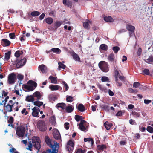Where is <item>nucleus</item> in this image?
Here are the masks:
<instances>
[{
	"mask_svg": "<svg viewBox=\"0 0 153 153\" xmlns=\"http://www.w3.org/2000/svg\"><path fill=\"white\" fill-rule=\"evenodd\" d=\"M24 76L23 75H22L21 74H18L17 76V78L20 81H22L24 79Z\"/></svg>",
	"mask_w": 153,
	"mask_h": 153,
	"instance_id": "nucleus-58",
	"label": "nucleus"
},
{
	"mask_svg": "<svg viewBox=\"0 0 153 153\" xmlns=\"http://www.w3.org/2000/svg\"><path fill=\"white\" fill-rule=\"evenodd\" d=\"M49 87L51 91L57 90L60 88L62 89L60 86L57 85H50Z\"/></svg>",
	"mask_w": 153,
	"mask_h": 153,
	"instance_id": "nucleus-12",
	"label": "nucleus"
},
{
	"mask_svg": "<svg viewBox=\"0 0 153 153\" xmlns=\"http://www.w3.org/2000/svg\"><path fill=\"white\" fill-rule=\"evenodd\" d=\"M28 83H30L32 85V86H33L34 88L37 86V84L35 82L31 80H29L28 82Z\"/></svg>",
	"mask_w": 153,
	"mask_h": 153,
	"instance_id": "nucleus-41",
	"label": "nucleus"
},
{
	"mask_svg": "<svg viewBox=\"0 0 153 153\" xmlns=\"http://www.w3.org/2000/svg\"><path fill=\"white\" fill-rule=\"evenodd\" d=\"M114 54L112 53L110 54L108 58V60L111 62H113L114 60Z\"/></svg>",
	"mask_w": 153,
	"mask_h": 153,
	"instance_id": "nucleus-38",
	"label": "nucleus"
},
{
	"mask_svg": "<svg viewBox=\"0 0 153 153\" xmlns=\"http://www.w3.org/2000/svg\"><path fill=\"white\" fill-rule=\"evenodd\" d=\"M62 83L63 85H64V87L65 88V91H67L69 88V87L65 81H63Z\"/></svg>",
	"mask_w": 153,
	"mask_h": 153,
	"instance_id": "nucleus-56",
	"label": "nucleus"
},
{
	"mask_svg": "<svg viewBox=\"0 0 153 153\" xmlns=\"http://www.w3.org/2000/svg\"><path fill=\"white\" fill-rule=\"evenodd\" d=\"M128 91L130 93H136L138 92V91L137 90H134L131 88H129L128 89Z\"/></svg>",
	"mask_w": 153,
	"mask_h": 153,
	"instance_id": "nucleus-52",
	"label": "nucleus"
},
{
	"mask_svg": "<svg viewBox=\"0 0 153 153\" xmlns=\"http://www.w3.org/2000/svg\"><path fill=\"white\" fill-rule=\"evenodd\" d=\"M77 108L79 111L81 112L84 111L85 110V106L82 104H79Z\"/></svg>",
	"mask_w": 153,
	"mask_h": 153,
	"instance_id": "nucleus-18",
	"label": "nucleus"
},
{
	"mask_svg": "<svg viewBox=\"0 0 153 153\" xmlns=\"http://www.w3.org/2000/svg\"><path fill=\"white\" fill-rule=\"evenodd\" d=\"M64 127L66 130H68L69 128V124L68 122H66L64 124Z\"/></svg>",
	"mask_w": 153,
	"mask_h": 153,
	"instance_id": "nucleus-61",
	"label": "nucleus"
},
{
	"mask_svg": "<svg viewBox=\"0 0 153 153\" xmlns=\"http://www.w3.org/2000/svg\"><path fill=\"white\" fill-rule=\"evenodd\" d=\"M51 51L57 54H59L61 52V50L58 48H53L51 49Z\"/></svg>",
	"mask_w": 153,
	"mask_h": 153,
	"instance_id": "nucleus-32",
	"label": "nucleus"
},
{
	"mask_svg": "<svg viewBox=\"0 0 153 153\" xmlns=\"http://www.w3.org/2000/svg\"><path fill=\"white\" fill-rule=\"evenodd\" d=\"M11 52L10 51H8L5 54L4 59L5 60L8 61L10 58Z\"/></svg>",
	"mask_w": 153,
	"mask_h": 153,
	"instance_id": "nucleus-33",
	"label": "nucleus"
},
{
	"mask_svg": "<svg viewBox=\"0 0 153 153\" xmlns=\"http://www.w3.org/2000/svg\"><path fill=\"white\" fill-rule=\"evenodd\" d=\"M48 79L50 80L51 82L52 83L56 84L58 83L56 78L55 77L50 76L49 77Z\"/></svg>",
	"mask_w": 153,
	"mask_h": 153,
	"instance_id": "nucleus-19",
	"label": "nucleus"
},
{
	"mask_svg": "<svg viewBox=\"0 0 153 153\" xmlns=\"http://www.w3.org/2000/svg\"><path fill=\"white\" fill-rule=\"evenodd\" d=\"M16 75L14 73L10 74L8 76V83L10 85L14 84L16 82Z\"/></svg>",
	"mask_w": 153,
	"mask_h": 153,
	"instance_id": "nucleus-4",
	"label": "nucleus"
},
{
	"mask_svg": "<svg viewBox=\"0 0 153 153\" xmlns=\"http://www.w3.org/2000/svg\"><path fill=\"white\" fill-rule=\"evenodd\" d=\"M4 107H5L4 110L7 112H11L13 111V109H12L11 107L10 106L9 102H8L6 105Z\"/></svg>",
	"mask_w": 153,
	"mask_h": 153,
	"instance_id": "nucleus-15",
	"label": "nucleus"
},
{
	"mask_svg": "<svg viewBox=\"0 0 153 153\" xmlns=\"http://www.w3.org/2000/svg\"><path fill=\"white\" fill-rule=\"evenodd\" d=\"M65 109L67 112L71 113L73 111L74 108L71 105V106H68L66 107Z\"/></svg>",
	"mask_w": 153,
	"mask_h": 153,
	"instance_id": "nucleus-31",
	"label": "nucleus"
},
{
	"mask_svg": "<svg viewBox=\"0 0 153 153\" xmlns=\"http://www.w3.org/2000/svg\"><path fill=\"white\" fill-rule=\"evenodd\" d=\"M2 41L3 42L4 46H8L10 45L11 42L7 39H2Z\"/></svg>",
	"mask_w": 153,
	"mask_h": 153,
	"instance_id": "nucleus-28",
	"label": "nucleus"
},
{
	"mask_svg": "<svg viewBox=\"0 0 153 153\" xmlns=\"http://www.w3.org/2000/svg\"><path fill=\"white\" fill-rule=\"evenodd\" d=\"M71 55L72 56L74 59L75 61H78L79 62L80 61V59L79 56L74 51H73L71 53Z\"/></svg>",
	"mask_w": 153,
	"mask_h": 153,
	"instance_id": "nucleus-13",
	"label": "nucleus"
},
{
	"mask_svg": "<svg viewBox=\"0 0 153 153\" xmlns=\"http://www.w3.org/2000/svg\"><path fill=\"white\" fill-rule=\"evenodd\" d=\"M146 130L149 133H153V128L151 126H148L146 128Z\"/></svg>",
	"mask_w": 153,
	"mask_h": 153,
	"instance_id": "nucleus-46",
	"label": "nucleus"
},
{
	"mask_svg": "<svg viewBox=\"0 0 153 153\" xmlns=\"http://www.w3.org/2000/svg\"><path fill=\"white\" fill-rule=\"evenodd\" d=\"M30 140L28 142V147L26 148L27 149L31 151L33 146L38 150L40 149L41 145L40 143L39 142L38 137H32V144L31 143Z\"/></svg>",
	"mask_w": 153,
	"mask_h": 153,
	"instance_id": "nucleus-1",
	"label": "nucleus"
},
{
	"mask_svg": "<svg viewBox=\"0 0 153 153\" xmlns=\"http://www.w3.org/2000/svg\"><path fill=\"white\" fill-rule=\"evenodd\" d=\"M75 119L78 122L80 120H82V117L81 116L78 115H76L75 117Z\"/></svg>",
	"mask_w": 153,
	"mask_h": 153,
	"instance_id": "nucleus-45",
	"label": "nucleus"
},
{
	"mask_svg": "<svg viewBox=\"0 0 153 153\" xmlns=\"http://www.w3.org/2000/svg\"><path fill=\"white\" fill-rule=\"evenodd\" d=\"M104 126L107 130H109L112 125L111 123H110L107 121L105 122L104 124Z\"/></svg>",
	"mask_w": 153,
	"mask_h": 153,
	"instance_id": "nucleus-23",
	"label": "nucleus"
},
{
	"mask_svg": "<svg viewBox=\"0 0 153 153\" xmlns=\"http://www.w3.org/2000/svg\"><path fill=\"white\" fill-rule=\"evenodd\" d=\"M119 74V73L118 71L117 70H115L114 71V76L116 80H117L118 79V76Z\"/></svg>",
	"mask_w": 153,
	"mask_h": 153,
	"instance_id": "nucleus-51",
	"label": "nucleus"
},
{
	"mask_svg": "<svg viewBox=\"0 0 153 153\" xmlns=\"http://www.w3.org/2000/svg\"><path fill=\"white\" fill-rule=\"evenodd\" d=\"M9 152L11 153L13 152V153H19L18 151H16L15 148L13 147L10 150Z\"/></svg>",
	"mask_w": 153,
	"mask_h": 153,
	"instance_id": "nucleus-55",
	"label": "nucleus"
},
{
	"mask_svg": "<svg viewBox=\"0 0 153 153\" xmlns=\"http://www.w3.org/2000/svg\"><path fill=\"white\" fill-rule=\"evenodd\" d=\"M35 40L33 41V42L34 43L36 44H37L38 43H39L41 41V39H35Z\"/></svg>",
	"mask_w": 153,
	"mask_h": 153,
	"instance_id": "nucleus-63",
	"label": "nucleus"
},
{
	"mask_svg": "<svg viewBox=\"0 0 153 153\" xmlns=\"http://www.w3.org/2000/svg\"><path fill=\"white\" fill-rule=\"evenodd\" d=\"M40 13L37 11H35L32 12L31 13V15L32 16H36L39 15L40 14Z\"/></svg>",
	"mask_w": 153,
	"mask_h": 153,
	"instance_id": "nucleus-44",
	"label": "nucleus"
},
{
	"mask_svg": "<svg viewBox=\"0 0 153 153\" xmlns=\"http://www.w3.org/2000/svg\"><path fill=\"white\" fill-rule=\"evenodd\" d=\"M101 81L102 82H110L109 79L108 77L106 76H103L101 78Z\"/></svg>",
	"mask_w": 153,
	"mask_h": 153,
	"instance_id": "nucleus-43",
	"label": "nucleus"
},
{
	"mask_svg": "<svg viewBox=\"0 0 153 153\" xmlns=\"http://www.w3.org/2000/svg\"><path fill=\"white\" fill-rule=\"evenodd\" d=\"M58 69L59 70H60L61 68H62L63 69H65L66 67V66L61 62H58Z\"/></svg>",
	"mask_w": 153,
	"mask_h": 153,
	"instance_id": "nucleus-36",
	"label": "nucleus"
},
{
	"mask_svg": "<svg viewBox=\"0 0 153 153\" xmlns=\"http://www.w3.org/2000/svg\"><path fill=\"white\" fill-rule=\"evenodd\" d=\"M43 105V102H40L38 101H35L34 102V105L39 107Z\"/></svg>",
	"mask_w": 153,
	"mask_h": 153,
	"instance_id": "nucleus-34",
	"label": "nucleus"
},
{
	"mask_svg": "<svg viewBox=\"0 0 153 153\" xmlns=\"http://www.w3.org/2000/svg\"><path fill=\"white\" fill-rule=\"evenodd\" d=\"M32 115L34 117H39V115L38 114L40 112V109L38 107H34L32 109Z\"/></svg>",
	"mask_w": 153,
	"mask_h": 153,
	"instance_id": "nucleus-8",
	"label": "nucleus"
},
{
	"mask_svg": "<svg viewBox=\"0 0 153 153\" xmlns=\"http://www.w3.org/2000/svg\"><path fill=\"white\" fill-rule=\"evenodd\" d=\"M66 100L68 102H71L74 100V99L73 97L72 96H67Z\"/></svg>",
	"mask_w": 153,
	"mask_h": 153,
	"instance_id": "nucleus-42",
	"label": "nucleus"
},
{
	"mask_svg": "<svg viewBox=\"0 0 153 153\" xmlns=\"http://www.w3.org/2000/svg\"><path fill=\"white\" fill-rule=\"evenodd\" d=\"M101 108L105 111H108L109 110V107L108 105L106 104H102L101 105Z\"/></svg>",
	"mask_w": 153,
	"mask_h": 153,
	"instance_id": "nucleus-30",
	"label": "nucleus"
},
{
	"mask_svg": "<svg viewBox=\"0 0 153 153\" xmlns=\"http://www.w3.org/2000/svg\"><path fill=\"white\" fill-rule=\"evenodd\" d=\"M74 146V143L72 141L70 140L67 143L66 146Z\"/></svg>",
	"mask_w": 153,
	"mask_h": 153,
	"instance_id": "nucleus-48",
	"label": "nucleus"
},
{
	"mask_svg": "<svg viewBox=\"0 0 153 153\" xmlns=\"http://www.w3.org/2000/svg\"><path fill=\"white\" fill-rule=\"evenodd\" d=\"M142 52V50L141 48H139L138 49V51L137 52V55L139 56H140Z\"/></svg>",
	"mask_w": 153,
	"mask_h": 153,
	"instance_id": "nucleus-59",
	"label": "nucleus"
},
{
	"mask_svg": "<svg viewBox=\"0 0 153 153\" xmlns=\"http://www.w3.org/2000/svg\"><path fill=\"white\" fill-rule=\"evenodd\" d=\"M106 146L104 144L99 145L97 146L98 149L100 151H103L104 149H106Z\"/></svg>",
	"mask_w": 153,
	"mask_h": 153,
	"instance_id": "nucleus-29",
	"label": "nucleus"
},
{
	"mask_svg": "<svg viewBox=\"0 0 153 153\" xmlns=\"http://www.w3.org/2000/svg\"><path fill=\"white\" fill-rule=\"evenodd\" d=\"M53 134L54 138L56 140H59L61 138L60 134L59 131L57 129L53 130Z\"/></svg>",
	"mask_w": 153,
	"mask_h": 153,
	"instance_id": "nucleus-11",
	"label": "nucleus"
},
{
	"mask_svg": "<svg viewBox=\"0 0 153 153\" xmlns=\"http://www.w3.org/2000/svg\"><path fill=\"white\" fill-rule=\"evenodd\" d=\"M37 127L42 132L45 131L47 129L46 126L45 125V122L42 120L38 122Z\"/></svg>",
	"mask_w": 153,
	"mask_h": 153,
	"instance_id": "nucleus-6",
	"label": "nucleus"
},
{
	"mask_svg": "<svg viewBox=\"0 0 153 153\" xmlns=\"http://www.w3.org/2000/svg\"><path fill=\"white\" fill-rule=\"evenodd\" d=\"M85 150H82V149L79 148L77 150L76 153H85Z\"/></svg>",
	"mask_w": 153,
	"mask_h": 153,
	"instance_id": "nucleus-54",
	"label": "nucleus"
},
{
	"mask_svg": "<svg viewBox=\"0 0 153 153\" xmlns=\"http://www.w3.org/2000/svg\"><path fill=\"white\" fill-rule=\"evenodd\" d=\"M46 22L48 24H51L53 22V19L51 17H48L45 19Z\"/></svg>",
	"mask_w": 153,
	"mask_h": 153,
	"instance_id": "nucleus-40",
	"label": "nucleus"
},
{
	"mask_svg": "<svg viewBox=\"0 0 153 153\" xmlns=\"http://www.w3.org/2000/svg\"><path fill=\"white\" fill-rule=\"evenodd\" d=\"M23 53V52L22 51H19L18 50L15 53V56L16 57L18 58Z\"/></svg>",
	"mask_w": 153,
	"mask_h": 153,
	"instance_id": "nucleus-37",
	"label": "nucleus"
},
{
	"mask_svg": "<svg viewBox=\"0 0 153 153\" xmlns=\"http://www.w3.org/2000/svg\"><path fill=\"white\" fill-rule=\"evenodd\" d=\"M22 88L26 89L29 91H32L34 90V88L33 86L28 85H23L22 86Z\"/></svg>",
	"mask_w": 153,
	"mask_h": 153,
	"instance_id": "nucleus-16",
	"label": "nucleus"
},
{
	"mask_svg": "<svg viewBox=\"0 0 153 153\" xmlns=\"http://www.w3.org/2000/svg\"><path fill=\"white\" fill-rule=\"evenodd\" d=\"M126 29L129 31L131 32L129 33L130 37H133L134 36V33L135 30V27L132 25H127L126 26Z\"/></svg>",
	"mask_w": 153,
	"mask_h": 153,
	"instance_id": "nucleus-7",
	"label": "nucleus"
},
{
	"mask_svg": "<svg viewBox=\"0 0 153 153\" xmlns=\"http://www.w3.org/2000/svg\"><path fill=\"white\" fill-rule=\"evenodd\" d=\"M100 68L103 72H107L109 70L108 65L104 61H100L98 64Z\"/></svg>",
	"mask_w": 153,
	"mask_h": 153,
	"instance_id": "nucleus-3",
	"label": "nucleus"
},
{
	"mask_svg": "<svg viewBox=\"0 0 153 153\" xmlns=\"http://www.w3.org/2000/svg\"><path fill=\"white\" fill-rule=\"evenodd\" d=\"M25 132V127L23 126H18L16 131L17 135L19 137L24 136Z\"/></svg>",
	"mask_w": 153,
	"mask_h": 153,
	"instance_id": "nucleus-5",
	"label": "nucleus"
},
{
	"mask_svg": "<svg viewBox=\"0 0 153 153\" xmlns=\"http://www.w3.org/2000/svg\"><path fill=\"white\" fill-rule=\"evenodd\" d=\"M63 3L65 5H67L68 7H71V3L69 1H67V0H62Z\"/></svg>",
	"mask_w": 153,
	"mask_h": 153,
	"instance_id": "nucleus-39",
	"label": "nucleus"
},
{
	"mask_svg": "<svg viewBox=\"0 0 153 153\" xmlns=\"http://www.w3.org/2000/svg\"><path fill=\"white\" fill-rule=\"evenodd\" d=\"M104 19L107 22H111L114 21L113 19L110 16L105 17Z\"/></svg>",
	"mask_w": 153,
	"mask_h": 153,
	"instance_id": "nucleus-26",
	"label": "nucleus"
},
{
	"mask_svg": "<svg viewBox=\"0 0 153 153\" xmlns=\"http://www.w3.org/2000/svg\"><path fill=\"white\" fill-rule=\"evenodd\" d=\"M26 61V59L25 57L24 58L17 63L16 65V67L19 68L23 66L25 64Z\"/></svg>",
	"mask_w": 153,
	"mask_h": 153,
	"instance_id": "nucleus-10",
	"label": "nucleus"
},
{
	"mask_svg": "<svg viewBox=\"0 0 153 153\" xmlns=\"http://www.w3.org/2000/svg\"><path fill=\"white\" fill-rule=\"evenodd\" d=\"M140 83L138 82H135L133 83V87L134 88H138L140 86Z\"/></svg>",
	"mask_w": 153,
	"mask_h": 153,
	"instance_id": "nucleus-49",
	"label": "nucleus"
},
{
	"mask_svg": "<svg viewBox=\"0 0 153 153\" xmlns=\"http://www.w3.org/2000/svg\"><path fill=\"white\" fill-rule=\"evenodd\" d=\"M132 114L136 117H138L140 116V114L135 111H133L132 112Z\"/></svg>",
	"mask_w": 153,
	"mask_h": 153,
	"instance_id": "nucleus-47",
	"label": "nucleus"
},
{
	"mask_svg": "<svg viewBox=\"0 0 153 153\" xmlns=\"http://www.w3.org/2000/svg\"><path fill=\"white\" fill-rule=\"evenodd\" d=\"M25 100L28 102H33L34 101V99L33 96L30 95L26 97Z\"/></svg>",
	"mask_w": 153,
	"mask_h": 153,
	"instance_id": "nucleus-25",
	"label": "nucleus"
},
{
	"mask_svg": "<svg viewBox=\"0 0 153 153\" xmlns=\"http://www.w3.org/2000/svg\"><path fill=\"white\" fill-rule=\"evenodd\" d=\"M45 140L46 144L50 148L52 149L53 151H55L56 148H58L59 145L58 143L56 142V144L55 143L53 144L51 143V140L48 136H46L45 137Z\"/></svg>",
	"mask_w": 153,
	"mask_h": 153,
	"instance_id": "nucleus-2",
	"label": "nucleus"
},
{
	"mask_svg": "<svg viewBox=\"0 0 153 153\" xmlns=\"http://www.w3.org/2000/svg\"><path fill=\"white\" fill-rule=\"evenodd\" d=\"M13 117H10L9 119L8 120V123L11 124H12L13 123Z\"/></svg>",
	"mask_w": 153,
	"mask_h": 153,
	"instance_id": "nucleus-64",
	"label": "nucleus"
},
{
	"mask_svg": "<svg viewBox=\"0 0 153 153\" xmlns=\"http://www.w3.org/2000/svg\"><path fill=\"white\" fill-rule=\"evenodd\" d=\"M86 122L83 120H82L79 125V129L82 131H85L86 130L87 131L86 127L85 126L86 125L85 123H86Z\"/></svg>",
	"mask_w": 153,
	"mask_h": 153,
	"instance_id": "nucleus-9",
	"label": "nucleus"
},
{
	"mask_svg": "<svg viewBox=\"0 0 153 153\" xmlns=\"http://www.w3.org/2000/svg\"><path fill=\"white\" fill-rule=\"evenodd\" d=\"M120 48L118 46L114 47L112 49L114 51V52L115 53H117L118 52V51L120 50Z\"/></svg>",
	"mask_w": 153,
	"mask_h": 153,
	"instance_id": "nucleus-50",
	"label": "nucleus"
},
{
	"mask_svg": "<svg viewBox=\"0 0 153 153\" xmlns=\"http://www.w3.org/2000/svg\"><path fill=\"white\" fill-rule=\"evenodd\" d=\"M100 50L101 51V50L107 51L108 49L107 46L105 44H102L100 45L99 48Z\"/></svg>",
	"mask_w": 153,
	"mask_h": 153,
	"instance_id": "nucleus-24",
	"label": "nucleus"
},
{
	"mask_svg": "<svg viewBox=\"0 0 153 153\" xmlns=\"http://www.w3.org/2000/svg\"><path fill=\"white\" fill-rule=\"evenodd\" d=\"M56 120L55 115H53L50 118V121L53 125L55 124L56 123Z\"/></svg>",
	"mask_w": 153,
	"mask_h": 153,
	"instance_id": "nucleus-35",
	"label": "nucleus"
},
{
	"mask_svg": "<svg viewBox=\"0 0 153 153\" xmlns=\"http://www.w3.org/2000/svg\"><path fill=\"white\" fill-rule=\"evenodd\" d=\"M33 96L34 97H36L38 100L40 99L41 97L40 93L39 91H36L33 94Z\"/></svg>",
	"mask_w": 153,
	"mask_h": 153,
	"instance_id": "nucleus-27",
	"label": "nucleus"
},
{
	"mask_svg": "<svg viewBox=\"0 0 153 153\" xmlns=\"http://www.w3.org/2000/svg\"><path fill=\"white\" fill-rule=\"evenodd\" d=\"M21 113L23 114H24L26 115L28 114V112L27 111H26V109L24 108L22 111Z\"/></svg>",
	"mask_w": 153,
	"mask_h": 153,
	"instance_id": "nucleus-60",
	"label": "nucleus"
},
{
	"mask_svg": "<svg viewBox=\"0 0 153 153\" xmlns=\"http://www.w3.org/2000/svg\"><path fill=\"white\" fill-rule=\"evenodd\" d=\"M143 72L144 74L146 75H149L150 74L149 71V69H144L143 71Z\"/></svg>",
	"mask_w": 153,
	"mask_h": 153,
	"instance_id": "nucleus-53",
	"label": "nucleus"
},
{
	"mask_svg": "<svg viewBox=\"0 0 153 153\" xmlns=\"http://www.w3.org/2000/svg\"><path fill=\"white\" fill-rule=\"evenodd\" d=\"M53 151H53V150L52 151L51 149H48L46 151H43L42 153H55Z\"/></svg>",
	"mask_w": 153,
	"mask_h": 153,
	"instance_id": "nucleus-57",
	"label": "nucleus"
},
{
	"mask_svg": "<svg viewBox=\"0 0 153 153\" xmlns=\"http://www.w3.org/2000/svg\"><path fill=\"white\" fill-rule=\"evenodd\" d=\"M39 68L43 73H45L47 72V67L44 65L42 64L39 65Z\"/></svg>",
	"mask_w": 153,
	"mask_h": 153,
	"instance_id": "nucleus-14",
	"label": "nucleus"
},
{
	"mask_svg": "<svg viewBox=\"0 0 153 153\" xmlns=\"http://www.w3.org/2000/svg\"><path fill=\"white\" fill-rule=\"evenodd\" d=\"M74 146H66L67 149L69 152L72 151L74 149Z\"/></svg>",
	"mask_w": 153,
	"mask_h": 153,
	"instance_id": "nucleus-62",
	"label": "nucleus"
},
{
	"mask_svg": "<svg viewBox=\"0 0 153 153\" xmlns=\"http://www.w3.org/2000/svg\"><path fill=\"white\" fill-rule=\"evenodd\" d=\"M91 24V22L90 21H86L83 23V26L85 28L89 29L90 28V24Z\"/></svg>",
	"mask_w": 153,
	"mask_h": 153,
	"instance_id": "nucleus-22",
	"label": "nucleus"
},
{
	"mask_svg": "<svg viewBox=\"0 0 153 153\" xmlns=\"http://www.w3.org/2000/svg\"><path fill=\"white\" fill-rule=\"evenodd\" d=\"M84 141L85 142L88 141L91 146H92L94 144V141L93 139L91 138H84Z\"/></svg>",
	"mask_w": 153,
	"mask_h": 153,
	"instance_id": "nucleus-21",
	"label": "nucleus"
},
{
	"mask_svg": "<svg viewBox=\"0 0 153 153\" xmlns=\"http://www.w3.org/2000/svg\"><path fill=\"white\" fill-rule=\"evenodd\" d=\"M144 61L147 63L149 64H153V56L152 55L149 56L148 58L146 59V58L144 59Z\"/></svg>",
	"mask_w": 153,
	"mask_h": 153,
	"instance_id": "nucleus-17",
	"label": "nucleus"
},
{
	"mask_svg": "<svg viewBox=\"0 0 153 153\" xmlns=\"http://www.w3.org/2000/svg\"><path fill=\"white\" fill-rule=\"evenodd\" d=\"M56 106V107L58 108H61L62 110H64L65 109L66 105L64 103H58Z\"/></svg>",
	"mask_w": 153,
	"mask_h": 153,
	"instance_id": "nucleus-20",
	"label": "nucleus"
}]
</instances>
